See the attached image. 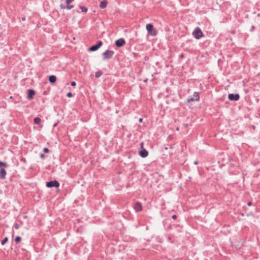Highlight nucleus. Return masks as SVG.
Wrapping results in <instances>:
<instances>
[{
  "instance_id": "nucleus-28",
  "label": "nucleus",
  "mask_w": 260,
  "mask_h": 260,
  "mask_svg": "<svg viewBox=\"0 0 260 260\" xmlns=\"http://www.w3.org/2000/svg\"><path fill=\"white\" fill-rule=\"evenodd\" d=\"M40 157L42 159L44 158L45 157V155L44 154H40Z\"/></svg>"
},
{
  "instance_id": "nucleus-30",
  "label": "nucleus",
  "mask_w": 260,
  "mask_h": 260,
  "mask_svg": "<svg viewBox=\"0 0 260 260\" xmlns=\"http://www.w3.org/2000/svg\"><path fill=\"white\" fill-rule=\"evenodd\" d=\"M172 218L174 219H176L177 218V216L176 215H173L172 216Z\"/></svg>"
},
{
  "instance_id": "nucleus-20",
  "label": "nucleus",
  "mask_w": 260,
  "mask_h": 260,
  "mask_svg": "<svg viewBox=\"0 0 260 260\" xmlns=\"http://www.w3.org/2000/svg\"><path fill=\"white\" fill-rule=\"evenodd\" d=\"M2 167H7V164L4 162L0 161V168Z\"/></svg>"
},
{
  "instance_id": "nucleus-13",
  "label": "nucleus",
  "mask_w": 260,
  "mask_h": 260,
  "mask_svg": "<svg viewBox=\"0 0 260 260\" xmlns=\"http://www.w3.org/2000/svg\"><path fill=\"white\" fill-rule=\"evenodd\" d=\"M56 77L54 75L50 76L49 77V81L50 83H54L56 82Z\"/></svg>"
},
{
  "instance_id": "nucleus-15",
  "label": "nucleus",
  "mask_w": 260,
  "mask_h": 260,
  "mask_svg": "<svg viewBox=\"0 0 260 260\" xmlns=\"http://www.w3.org/2000/svg\"><path fill=\"white\" fill-rule=\"evenodd\" d=\"M34 120V122L37 124H40L41 121V120L39 117H35Z\"/></svg>"
},
{
  "instance_id": "nucleus-12",
  "label": "nucleus",
  "mask_w": 260,
  "mask_h": 260,
  "mask_svg": "<svg viewBox=\"0 0 260 260\" xmlns=\"http://www.w3.org/2000/svg\"><path fill=\"white\" fill-rule=\"evenodd\" d=\"M6 171L4 169H1L0 170V177L3 179L6 178Z\"/></svg>"
},
{
  "instance_id": "nucleus-9",
  "label": "nucleus",
  "mask_w": 260,
  "mask_h": 260,
  "mask_svg": "<svg viewBox=\"0 0 260 260\" xmlns=\"http://www.w3.org/2000/svg\"><path fill=\"white\" fill-rule=\"evenodd\" d=\"M200 99L199 94L198 92H194L193 97L188 100V102H190L194 101H199Z\"/></svg>"
},
{
  "instance_id": "nucleus-32",
  "label": "nucleus",
  "mask_w": 260,
  "mask_h": 260,
  "mask_svg": "<svg viewBox=\"0 0 260 260\" xmlns=\"http://www.w3.org/2000/svg\"><path fill=\"white\" fill-rule=\"evenodd\" d=\"M142 120H143V119L142 118H139L140 122H142Z\"/></svg>"
},
{
  "instance_id": "nucleus-2",
  "label": "nucleus",
  "mask_w": 260,
  "mask_h": 260,
  "mask_svg": "<svg viewBox=\"0 0 260 260\" xmlns=\"http://www.w3.org/2000/svg\"><path fill=\"white\" fill-rule=\"evenodd\" d=\"M192 35L196 39H199L203 36V34L199 27H196L192 32Z\"/></svg>"
},
{
  "instance_id": "nucleus-27",
  "label": "nucleus",
  "mask_w": 260,
  "mask_h": 260,
  "mask_svg": "<svg viewBox=\"0 0 260 260\" xmlns=\"http://www.w3.org/2000/svg\"><path fill=\"white\" fill-rule=\"evenodd\" d=\"M76 85V83L75 82L73 81L71 82V85L73 86H75Z\"/></svg>"
},
{
  "instance_id": "nucleus-25",
  "label": "nucleus",
  "mask_w": 260,
  "mask_h": 260,
  "mask_svg": "<svg viewBox=\"0 0 260 260\" xmlns=\"http://www.w3.org/2000/svg\"><path fill=\"white\" fill-rule=\"evenodd\" d=\"M60 8H61V9H65L66 8V7H65V6H64V5H62V4H61V5H60Z\"/></svg>"
},
{
  "instance_id": "nucleus-6",
  "label": "nucleus",
  "mask_w": 260,
  "mask_h": 260,
  "mask_svg": "<svg viewBox=\"0 0 260 260\" xmlns=\"http://www.w3.org/2000/svg\"><path fill=\"white\" fill-rule=\"evenodd\" d=\"M125 44V41L123 39H119L115 41V45L118 47L123 46Z\"/></svg>"
},
{
  "instance_id": "nucleus-10",
  "label": "nucleus",
  "mask_w": 260,
  "mask_h": 260,
  "mask_svg": "<svg viewBox=\"0 0 260 260\" xmlns=\"http://www.w3.org/2000/svg\"><path fill=\"white\" fill-rule=\"evenodd\" d=\"M35 91L34 90H32V89H29L28 90V96H27V98L28 99H30V100H31L33 99L34 98V96L35 95Z\"/></svg>"
},
{
  "instance_id": "nucleus-4",
  "label": "nucleus",
  "mask_w": 260,
  "mask_h": 260,
  "mask_svg": "<svg viewBox=\"0 0 260 260\" xmlns=\"http://www.w3.org/2000/svg\"><path fill=\"white\" fill-rule=\"evenodd\" d=\"M46 186L49 188L52 187H58L59 186V183L58 181H57L56 180L51 181L47 182Z\"/></svg>"
},
{
  "instance_id": "nucleus-7",
  "label": "nucleus",
  "mask_w": 260,
  "mask_h": 260,
  "mask_svg": "<svg viewBox=\"0 0 260 260\" xmlns=\"http://www.w3.org/2000/svg\"><path fill=\"white\" fill-rule=\"evenodd\" d=\"M134 209L136 212H139L142 210V205L140 202L136 203L134 206Z\"/></svg>"
},
{
  "instance_id": "nucleus-3",
  "label": "nucleus",
  "mask_w": 260,
  "mask_h": 260,
  "mask_svg": "<svg viewBox=\"0 0 260 260\" xmlns=\"http://www.w3.org/2000/svg\"><path fill=\"white\" fill-rule=\"evenodd\" d=\"M114 54V51L112 50H107L103 53L104 59L111 58Z\"/></svg>"
},
{
  "instance_id": "nucleus-11",
  "label": "nucleus",
  "mask_w": 260,
  "mask_h": 260,
  "mask_svg": "<svg viewBox=\"0 0 260 260\" xmlns=\"http://www.w3.org/2000/svg\"><path fill=\"white\" fill-rule=\"evenodd\" d=\"M139 155L142 157H146L148 155V152L145 149H143L139 152Z\"/></svg>"
},
{
  "instance_id": "nucleus-24",
  "label": "nucleus",
  "mask_w": 260,
  "mask_h": 260,
  "mask_svg": "<svg viewBox=\"0 0 260 260\" xmlns=\"http://www.w3.org/2000/svg\"><path fill=\"white\" fill-rule=\"evenodd\" d=\"M67 96L68 97V98H71L72 96V94L71 92H68L67 94Z\"/></svg>"
},
{
  "instance_id": "nucleus-19",
  "label": "nucleus",
  "mask_w": 260,
  "mask_h": 260,
  "mask_svg": "<svg viewBox=\"0 0 260 260\" xmlns=\"http://www.w3.org/2000/svg\"><path fill=\"white\" fill-rule=\"evenodd\" d=\"M8 240L7 237L5 238L2 241V245H4Z\"/></svg>"
},
{
  "instance_id": "nucleus-1",
  "label": "nucleus",
  "mask_w": 260,
  "mask_h": 260,
  "mask_svg": "<svg viewBox=\"0 0 260 260\" xmlns=\"http://www.w3.org/2000/svg\"><path fill=\"white\" fill-rule=\"evenodd\" d=\"M146 28L148 31L149 35L152 36H155L157 34V30L153 28V25L152 24H148L146 26Z\"/></svg>"
},
{
  "instance_id": "nucleus-31",
  "label": "nucleus",
  "mask_w": 260,
  "mask_h": 260,
  "mask_svg": "<svg viewBox=\"0 0 260 260\" xmlns=\"http://www.w3.org/2000/svg\"><path fill=\"white\" fill-rule=\"evenodd\" d=\"M247 204H248V205L249 206H251V205L252 203H251V202H248Z\"/></svg>"
},
{
  "instance_id": "nucleus-17",
  "label": "nucleus",
  "mask_w": 260,
  "mask_h": 260,
  "mask_svg": "<svg viewBox=\"0 0 260 260\" xmlns=\"http://www.w3.org/2000/svg\"><path fill=\"white\" fill-rule=\"evenodd\" d=\"M80 8L82 10V12L86 13L87 11V9L83 6H80Z\"/></svg>"
},
{
  "instance_id": "nucleus-33",
  "label": "nucleus",
  "mask_w": 260,
  "mask_h": 260,
  "mask_svg": "<svg viewBox=\"0 0 260 260\" xmlns=\"http://www.w3.org/2000/svg\"><path fill=\"white\" fill-rule=\"evenodd\" d=\"M257 16L258 17H260V14L259 13L257 14Z\"/></svg>"
},
{
  "instance_id": "nucleus-26",
  "label": "nucleus",
  "mask_w": 260,
  "mask_h": 260,
  "mask_svg": "<svg viewBox=\"0 0 260 260\" xmlns=\"http://www.w3.org/2000/svg\"><path fill=\"white\" fill-rule=\"evenodd\" d=\"M73 0H66V3L67 5H69L70 3H71Z\"/></svg>"
},
{
  "instance_id": "nucleus-29",
  "label": "nucleus",
  "mask_w": 260,
  "mask_h": 260,
  "mask_svg": "<svg viewBox=\"0 0 260 260\" xmlns=\"http://www.w3.org/2000/svg\"><path fill=\"white\" fill-rule=\"evenodd\" d=\"M141 148L143 149H144V143L142 142L141 143Z\"/></svg>"
},
{
  "instance_id": "nucleus-8",
  "label": "nucleus",
  "mask_w": 260,
  "mask_h": 260,
  "mask_svg": "<svg viewBox=\"0 0 260 260\" xmlns=\"http://www.w3.org/2000/svg\"><path fill=\"white\" fill-rule=\"evenodd\" d=\"M102 44L103 43L101 41L99 42L98 44H96V45L91 46L89 48V50L91 51H94L98 50L102 46Z\"/></svg>"
},
{
  "instance_id": "nucleus-18",
  "label": "nucleus",
  "mask_w": 260,
  "mask_h": 260,
  "mask_svg": "<svg viewBox=\"0 0 260 260\" xmlns=\"http://www.w3.org/2000/svg\"><path fill=\"white\" fill-rule=\"evenodd\" d=\"M21 240V238L20 237H16V238L15 239V241L16 242V243H19Z\"/></svg>"
},
{
  "instance_id": "nucleus-14",
  "label": "nucleus",
  "mask_w": 260,
  "mask_h": 260,
  "mask_svg": "<svg viewBox=\"0 0 260 260\" xmlns=\"http://www.w3.org/2000/svg\"><path fill=\"white\" fill-rule=\"evenodd\" d=\"M107 5V2L106 1H103L100 3V7L102 9H104L106 7Z\"/></svg>"
},
{
  "instance_id": "nucleus-21",
  "label": "nucleus",
  "mask_w": 260,
  "mask_h": 260,
  "mask_svg": "<svg viewBox=\"0 0 260 260\" xmlns=\"http://www.w3.org/2000/svg\"><path fill=\"white\" fill-rule=\"evenodd\" d=\"M74 7V5H68L66 7V8L68 10H71L72 9V8H73Z\"/></svg>"
},
{
  "instance_id": "nucleus-23",
  "label": "nucleus",
  "mask_w": 260,
  "mask_h": 260,
  "mask_svg": "<svg viewBox=\"0 0 260 260\" xmlns=\"http://www.w3.org/2000/svg\"><path fill=\"white\" fill-rule=\"evenodd\" d=\"M43 151L45 153H48L49 152V150L47 148H44Z\"/></svg>"
},
{
  "instance_id": "nucleus-5",
  "label": "nucleus",
  "mask_w": 260,
  "mask_h": 260,
  "mask_svg": "<svg viewBox=\"0 0 260 260\" xmlns=\"http://www.w3.org/2000/svg\"><path fill=\"white\" fill-rule=\"evenodd\" d=\"M228 98L231 101H238L240 98V96L238 94L231 93L229 94Z\"/></svg>"
},
{
  "instance_id": "nucleus-22",
  "label": "nucleus",
  "mask_w": 260,
  "mask_h": 260,
  "mask_svg": "<svg viewBox=\"0 0 260 260\" xmlns=\"http://www.w3.org/2000/svg\"><path fill=\"white\" fill-rule=\"evenodd\" d=\"M14 227L16 229H19L20 228V225L18 224V223H15L14 224Z\"/></svg>"
},
{
  "instance_id": "nucleus-16",
  "label": "nucleus",
  "mask_w": 260,
  "mask_h": 260,
  "mask_svg": "<svg viewBox=\"0 0 260 260\" xmlns=\"http://www.w3.org/2000/svg\"><path fill=\"white\" fill-rule=\"evenodd\" d=\"M102 74H103L102 72L98 71L95 73V76L96 78H99L102 75Z\"/></svg>"
}]
</instances>
